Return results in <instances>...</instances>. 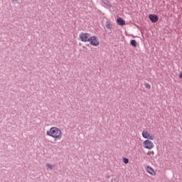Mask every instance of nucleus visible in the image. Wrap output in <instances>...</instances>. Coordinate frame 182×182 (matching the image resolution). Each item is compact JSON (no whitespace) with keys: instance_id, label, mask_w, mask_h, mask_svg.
Masks as SVG:
<instances>
[{"instance_id":"obj_1","label":"nucleus","mask_w":182,"mask_h":182,"mask_svg":"<svg viewBox=\"0 0 182 182\" xmlns=\"http://www.w3.org/2000/svg\"><path fill=\"white\" fill-rule=\"evenodd\" d=\"M46 135L56 140H60L62 139V130L57 127H52L46 132Z\"/></svg>"},{"instance_id":"obj_5","label":"nucleus","mask_w":182,"mask_h":182,"mask_svg":"<svg viewBox=\"0 0 182 182\" xmlns=\"http://www.w3.org/2000/svg\"><path fill=\"white\" fill-rule=\"evenodd\" d=\"M79 38L82 42H89V34L87 33H81L79 35Z\"/></svg>"},{"instance_id":"obj_4","label":"nucleus","mask_w":182,"mask_h":182,"mask_svg":"<svg viewBox=\"0 0 182 182\" xmlns=\"http://www.w3.org/2000/svg\"><path fill=\"white\" fill-rule=\"evenodd\" d=\"M88 42H90V43L92 45V46H99V45H100V41H99V38H97V37L95 36L90 37Z\"/></svg>"},{"instance_id":"obj_3","label":"nucleus","mask_w":182,"mask_h":182,"mask_svg":"<svg viewBox=\"0 0 182 182\" xmlns=\"http://www.w3.org/2000/svg\"><path fill=\"white\" fill-rule=\"evenodd\" d=\"M141 136L146 140H154V135L147 130L142 131Z\"/></svg>"},{"instance_id":"obj_2","label":"nucleus","mask_w":182,"mask_h":182,"mask_svg":"<svg viewBox=\"0 0 182 182\" xmlns=\"http://www.w3.org/2000/svg\"><path fill=\"white\" fill-rule=\"evenodd\" d=\"M142 146L144 149H146L147 150H151V149H154V143L151 141L150 139H146L143 141Z\"/></svg>"},{"instance_id":"obj_6","label":"nucleus","mask_w":182,"mask_h":182,"mask_svg":"<svg viewBox=\"0 0 182 182\" xmlns=\"http://www.w3.org/2000/svg\"><path fill=\"white\" fill-rule=\"evenodd\" d=\"M146 171L149 173V174H151V176H156V171L151 166H146L145 167Z\"/></svg>"},{"instance_id":"obj_13","label":"nucleus","mask_w":182,"mask_h":182,"mask_svg":"<svg viewBox=\"0 0 182 182\" xmlns=\"http://www.w3.org/2000/svg\"><path fill=\"white\" fill-rule=\"evenodd\" d=\"M131 45H132V46H134V48H136V46H137V42L136 41V40H132Z\"/></svg>"},{"instance_id":"obj_12","label":"nucleus","mask_w":182,"mask_h":182,"mask_svg":"<svg viewBox=\"0 0 182 182\" xmlns=\"http://www.w3.org/2000/svg\"><path fill=\"white\" fill-rule=\"evenodd\" d=\"M144 85L146 89H148V90H150L151 89V85H150V84L145 82Z\"/></svg>"},{"instance_id":"obj_14","label":"nucleus","mask_w":182,"mask_h":182,"mask_svg":"<svg viewBox=\"0 0 182 182\" xmlns=\"http://www.w3.org/2000/svg\"><path fill=\"white\" fill-rule=\"evenodd\" d=\"M122 161H123V163H124V164H129V159H127L126 157L122 158Z\"/></svg>"},{"instance_id":"obj_10","label":"nucleus","mask_w":182,"mask_h":182,"mask_svg":"<svg viewBox=\"0 0 182 182\" xmlns=\"http://www.w3.org/2000/svg\"><path fill=\"white\" fill-rule=\"evenodd\" d=\"M105 26H106L107 29H113V25H112V23L109 21L106 22Z\"/></svg>"},{"instance_id":"obj_9","label":"nucleus","mask_w":182,"mask_h":182,"mask_svg":"<svg viewBox=\"0 0 182 182\" xmlns=\"http://www.w3.org/2000/svg\"><path fill=\"white\" fill-rule=\"evenodd\" d=\"M46 167L47 170H53L55 168V165L52 164L47 163L46 164Z\"/></svg>"},{"instance_id":"obj_8","label":"nucleus","mask_w":182,"mask_h":182,"mask_svg":"<svg viewBox=\"0 0 182 182\" xmlns=\"http://www.w3.org/2000/svg\"><path fill=\"white\" fill-rule=\"evenodd\" d=\"M117 23L119 25V26H123L126 25V21L123 20L122 18H118L117 19Z\"/></svg>"},{"instance_id":"obj_15","label":"nucleus","mask_w":182,"mask_h":182,"mask_svg":"<svg viewBox=\"0 0 182 182\" xmlns=\"http://www.w3.org/2000/svg\"><path fill=\"white\" fill-rule=\"evenodd\" d=\"M147 156H154V151H149L147 152Z\"/></svg>"},{"instance_id":"obj_16","label":"nucleus","mask_w":182,"mask_h":182,"mask_svg":"<svg viewBox=\"0 0 182 182\" xmlns=\"http://www.w3.org/2000/svg\"><path fill=\"white\" fill-rule=\"evenodd\" d=\"M179 77H180V79H182V73H181L179 74Z\"/></svg>"},{"instance_id":"obj_7","label":"nucleus","mask_w":182,"mask_h":182,"mask_svg":"<svg viewBox=\"0 0 182 182\" xmlns=\"http://www.w3.org/2000/svg\"><path fill=\"white\" fill-rule=\"evenodd\" d=\"M149 18L151 22L154 23L157 22L159 21V17L156 15L154 14H149Z\"/></svg>"},{"instance_id":"obj_11","label":"nucleus","mask_w":182,"mask_h":182,"mask_svg":"<svg viewBox=\"0 0 182 182\" xmlns=\"http://www.w3.org/2000/svg\"><path fill=\"white\" fill-rule=\"evenodd\" d=\"M102 4H105V5H107V6H109L110 8L112 6V4L107 0H102Z\"/></svg>"}]
</instances>
